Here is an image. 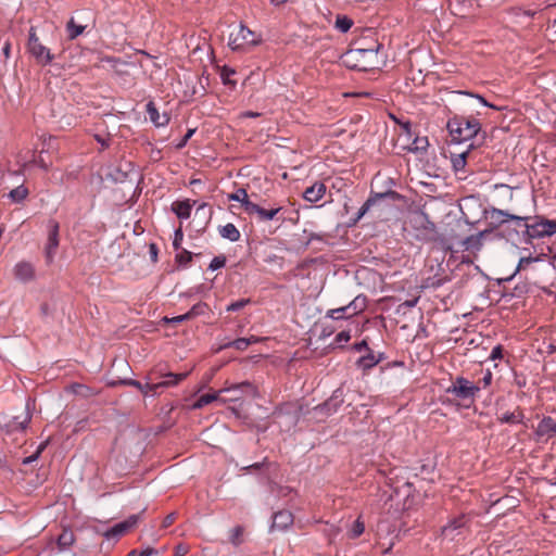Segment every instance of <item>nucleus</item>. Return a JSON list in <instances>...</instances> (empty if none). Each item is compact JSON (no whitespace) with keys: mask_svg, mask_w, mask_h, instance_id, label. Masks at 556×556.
<instances>
[{"mask_svg":"<svg viewBox=\"0 0 556 556\" xmlns=\"http://www.w3.org/2000/svg\"><path fill=\"white\" fill-rule=\"evenodd\" d=\"M324 532L325 534L328 536L329 539V543L332 542V540L338 535V533L340 532V529L338 527H336L334 525H326L325 529H324Z\"/></svg>","mask_w":556,"mask_h":556,"instance_id":"47","label":"nucleus"},{"mask_svg":"<svg viewBox=\"0 0 556 556\" xmlns=\"http://www.w3.org/2000/svg\"><path fill=\"white\" fill-rule=\"evenodd\" d=\"M225 264H226V257H225V256H223V255H220V256H215V257L211 261V263H210V265H208V269H211V270H217V269H219V268L224 267V266H225Z\"/></svg>","mask_w":556,"mask_h":556,"instance_id":"45","label":"nucleus"},{"mask_svg":"<svg viewBox=\"0 0 556 556\" xmlns=\"http://www.w3.org/2000/svg\"><path fill=\"white\" fill-rule=\"evenodd\" d=\"M350 339H351L350 331H346V330L340 331L336 336V342L337 343H344V342H348Z\"/></svg>","mask_w":556,"mask_h":556,"instance_id":"51","label":"nucleus"},{"mask_svg":"<svg viewBox=\"0 0 556 556\" xmlns=\"http://www.w3.org/2000/svg\"><path fill=\"white\" fill-rule=\"evenodd\" d=\"M192 260V253L187 251V250H182L181 252H179L178 254H176V262L179 263L180 265H188Z\"/></svg>","mask_w":556,"mask_h":556,"instance_id":"43","label":"nucleus"},{"mask_svg":"<svg viewBox=\"0 0 556 556\" xmlns=\"http://www.w3.org/2000/svg\"><path fill=\"white\" fill-rule=\"evenodd\" d=\"M294 521L293 514L289 510H279L273 515V522L269 527V532L286 531Z\"/></svg>","mask_w":556,"mask_h":556,"instance_id":"13","label":"nucleus"},{"mask_svg":"<svg viewBox=\"0 0 556 556\" xmlns=\"http://www.w3.org/2000/svg\"><path fill=\"white\" fill-rule=\"evenodd\" d=\"M261 114L257 113V112H253V111H245L241 114L242 117H248V118H255V117H258Z\"/></svg>","mask_w":556,"mask_h":556,"instance_id":"61","label":"nucleus"},{"mask_svg":"<svg viewBox=\"0 0 556 556\" xmlns=\"http://www.w3.org/2000/svg\"><path fill=\"white\" fill-rule=\"evenodd\" d=\"M523 418H525V415L519 407H517V409L514 412H506L497 417L500 422L511 424V425L522 422Z\"/></svg>","mask_w":556,"mask_h":556,"instance_id":"25","label":"nucleus"},{"mask_svg":"<svg viewBox=\"0 0 556 556\" xmlns=\"http://www.w3.org/2000/svg\"><path fill=\"white\" fill-rule=\"evenodd\" d=\"M281 211H282L281 206L264 208V207L260 206L258 204L254 203L253 205H250V210L247 214L250 216L256 215V218L258 222H268V220L275 219Z\"/></svg>","mask_w":556,"mask_h":556,"instance_id":"14","label":"nucleus"},{"mask_svg":"<svg viewBox=\"0 0 556 556\" xmlns=\"http://www.w3.org/2000/svg\"><path fill=\"white\" fill-rule=\"evenodd\" d=\"M42 448H43V446H40V447L38 448V451H37L34 455H31V456H29V457H26V458L24 459V464H29V463H31L33 460H35V459L38 457V455L41 453Z\"/></svg>","mask_w":556,"mask_h":556,"instance_id":"60","label":"nucleus"},{"mask_svg":"<svg viewBox=\"0 0 556 556\" xmlns=\"http://www.w3.org/2000/svg\"><path fill=\"white\" fill-rule=\"evenodd\" d=\"M414 229L416 231V239L420 241L434 242L439 238L435 224L425 213L414 218Z\"/></svg>","mask_w":556,"mask_h":556,"instance_id":"7","label":"nucleus"},{"mask_svg":"<svg viewBox=\"0 0 556 556\" xmlns=\"http://www.w3.org/2000/svg\"><path fill=\"white\" fill-rule=\"evenodd\" d=\"M352 317L353 315L346 305L339 308L329 309L325 315V318H331L333 320L350 319Z\"/></svg>","mask_w":556,"mask_h":556,"instance_id":"28","label":"nucleus"},{"mask_svg":"<svg viewBox=\"0 0 556 556\" xmlns=\"http://www.w3.org/2000/svg\"><path fill=\"white\" fill-rule=\"evenodd\" d=\"M418 300H419V298H415L413 300H407L404 303H402V306L409 307V308L414 307L417 304Z\"/></svg>","mask_w":556,"mask_h":556,"instance_id":"62","label":"nucleus"},{"mask_svg":"<svg viewBox=\"0 0 556 556\" xmlns=\"http://www.w3.org/2000/svg\"><path fill=\"white\" fill-rule=\"evenodd\" d=\"M469 154V151H464L462 153H458V154H454L452 156V164H453V168L456 170V172H459V170H463L466 166V163H467V156Z\"/></svg>","mask_w":556,"mask_h":556,"instance_id":"37","label":"nucleus"},{"mask_svg":"<svg viewBox=\"0 0 556 556\" xmlns=\"http://www.w3.org/2000/svg\"><path fill=\"white\" fill-rule=\"evenodd\" d=\"M60 225L56 220L51 219L48 224V241L46 244V257L48 263L53 261L56 249L59 247Z\"/></svg>","mask_w":556,"mask_h":556,"instance_id":"11","label":"nucleus"},{"mask_svg":"<svg viewBox=\"0 0 556 556\" xmlns=\"http://www.w3.org/2000/svg\"><path fill=\"white\" fill-rule=\"evenodd\" d=\"M154 548L152 547H147L146 549H142L140 553H139V556H151L153 553H154Z\"/></svg>","mask_w":556,"mask_h":556,"instance_id":"63","label":"nucleus"},{"mask_svg":"<svg viewBox=\"0 0 556 556\" xmlns=\"http://www.w3.org/2000/svg\"><path fill=\"white\" fill-rule=\"evenodd\" d=\"M27 49L39 64L47 65L53 61L50 50L39 41L34 26L29 29Z\"/></svg>","mask_w":556,"mask_h":556,"instance_id":"8","label":"nucleus"},{"mask_svg":"<svg viewBox=\"0 0 556 556\" xmlns=\"http://www.w3.org/2000/svg\"><path fill=\"white\" fill-rule=\"evenodd\" d=\"M85 26L77 25L74 21V18H71L66 24V30L67 36L71 40L77 38L79 35H81L85 30Z\"/></svg>","mask_w":556,"mask_h":556,"instance_id":"36","label":"nucleus"},{"mask_svg":"<svg viewBox=\"0 0 556 556\" xmlns=\"http://www.w3.org/2000/svg\"><path fill=\"white\" fill-rule=\"evenodd\" d=\"M189 548L186 545L179 544L175 548L174 556H185L188 553Z\"/></svg>","mask_w":556,"mask_h":556,"instance_id":"58","label":"nucleus"},{"mask_svg":"<svg viewBox=\"0 0 556 556\" xmlns=\"http://www.w3.org/2000/svg\"><path fill=\"white\" fill-rule=\"evenodd\" d=\"M383 358V354H378V355H375L374 352L371 350L368 351V353L362 357H359L356 362V366L364 370V371H367L369 369H371L372 367H375L377 364H379Z\"/></svg>","mask_w":556,"mask_h":556,"instance_id":"20","label":"nucleus"},{"mask_svg":"<svg viewBox=\"0 0 556 556\" xmlns=\"http://www.w3.org/2000/svg\"><path fill=\"white\" fill-rule=\"evenodd\" d=\"M517 269L519 271L527 270L532 276L542 274L543 276L551 277L554 274L555 266L545 255L535 257H521Z\"/></svg>","mask_w":556,"mask_h":556,"instance_id":"5","label":"nucleus"},{"mask_svg":"<svg viewBox=\"0 0 556 556\" xmlns=\"http://www.w3.org/2000/svg\"><path fill=\"white\" fill-rule=\"evenodd\" d=\"M75 541L74 533L71 530H63L58 538V546L60 551H64L73 545Z\"/></svg>","mask_w":556,"mask_h":556,"instance_id":"29","label":"nucleus"},{"mask_svg":"<svg viewBox=\"0 0 556 556\" xmlns=\"http://www.w3.org/2000/svg\"><path fill=\"white\" fill-rule=\"evenodd\" d=\"M501 358H503V346L496 345L493 348V350L490 354V359L495 361V359H501Z\"/></svg>","mask_w":556,"mask_h":556,"instance_id":"50","label":"nucleus"},{"mask_svg":"<svg viewBox=\"0 0 556 556\" xmlns=\"http://www.w3.org/2000/svg\"><path fill=\"white\" fill-rule=\"evenodd\" d=\"M140 519V515H131L126 520L118 522L114 525L112 528H110L105 532V536L108 539L115 538V536H122L125 533H127L129 530L135 528Z\"/></svg>","mask_w":556,"mask_h":556,"instance_id":"12","label":"nucleus"},{"mask_svg":"<svg viewBox=\"0 0 556 556\" xmlns=\"http://www.w3.org/2000/svg\"><path fill=\"white\" fill-rule=\"evenodd\" d=\"M480 389L479 384H475L468 379L458 376L452 380L451 386L446 389V393L452 394L455 399L472 403Z\"/></svg>","mask_w":556,"mask_h":556,"instance_id":"4","label":"nucleus"},{"mask_svg":"<svg viewBox=\"0 0 556 556\" xmlns=\"http://www.w3.org/2000/svg\"><path fill=\"white\" fill-rule=\"evenodd\" d=\"M175 519H176V515L174 513L167 515L162 521V527L168 528L169 526H172L174 523Z\"/></svg>","mask_w":556,"mask_h":556,"instance_id":"53","label":"nucleus"},{"mask_svg":"<svg viewBox=\"0 0 556 556\" xmlns=\"http://www.w3.org/2000/svg\"><path fill=\"white\" fill-rule=\"evenodd\" d=\"M257 342V339H255L254 337L252 338H239V339H236L227 344L224 345V348H235L236 350H239V351H244L248 349V346L251 344V343H255Z\"/></svg>","mask_w":556,"mask_h":556,"instance_id":"31","label":"nucleus"},{"mask_svg":"<svg viewBox=\"0 0 556 556\" xmlns=\"http://www.w3.org/2000/svg\"><path fill=\"white\" fill-rule=\"evenodd\" d=\"M243 533H244V528L242 526H236L229 532V542L235 547L240 546L243 543Z\"/></svg>","mask_w":556,"mask_h":556,"instance_id":"34","label":"nucleus"},{"mask_svg":"<svg viewBox=\"0 0 556 556\" xmlns=\"http://www.w3.org/2000/svg\"><path fill=\"white\" fill-rule=\"evenodd\" d=\"M193 134H194V129H189V130L186 132V135L182 137V139L180 140V142H179V143H177L176 148H177V149H181V148H184V147L187 144L188 140L192 137V135H193Z\"/></svg>","mask_w":556,"mask_h":556,"instance_id":"52","label":"nucleus"},{"mask_svg":"<svg viewBox=\"0 0 556 556\" xmlns=\"http://www.w3.org/2000/svg\"><path fill=\"white\" fill-rule=\"evenodd\" d=\"M219 235L224 238V239H227L231 242H236L240 239V231L238 230V228L231 224V223H228L222 227H219Z\"/></svg>","mask_w":556,"mask_h":556,"instance_id":"26","label":"nucleus"},{"mask_svg":"<svg viewBox=\"0 0 556 556\" xmlns=\"http://www.w3.org/2000/svg\"><path fill=\"white\" fill-rule=\"evenodd\" d=\"M467 94L471 96V97H475L476 99H478L483 105L488 106V108H491V109H495V110H498L497 106H495L494 104L492 103H489L480 94H472V93H469L467 92Z\"/></svg>","mask_w":556,"mask_h":556,"instance_id":"57","label":"nucleus"},{"mask_svg":"<svg viewBox=\"0 0 556 556\" xmlns=\"http://www.w3.org/2000/svg\"><path fill=\"white\" fill-rule=\"evenodd\" d=\"M535 434L539 438H551L556 434V420L551 416L544 417L538 425Z\"/></svg>","mask_w":556,"mask_h":556,"instance_id":"17","label":"nucleus"},{"mask_svg":"<svg viewBox=\"0 0 556 556\" xmlns=\"http://www.w3.org/2000/svg\"><path fill=\"white\" fill-rule=\"evenodd\" d=\"M248 303H250V300L249 299H241V300H238L236 302H232L230 303L228 306H227V311L228 312H237V311H240L241 308H243Z\"/></svg>","mask_w":556,"mask_h":556,"instance_id":"46","label":"nucleus"},{"mask_svg":"<svg viewBox=\"0 0 556 556\" xmlns=\"http://www.w3.org/2000/svg\"><path fill=\"white\" fill-rule=\"evenodd\" d=\"M147 113L149 115L150 121L156 126V127H164L166 126L170 117L167 113L160 114L159 110L153 101H149L146 105Z\"/></svg>","mask_w":556,"mask_h":556,"instance_id":"16","label":"nucleus"},{"mask_svg":"<svg viewBox=\"0 0 556 556\" xmlns=\"http://www.w3.org/2000/svg\"><path fill=\"white\" fill-rule=\"evenodd\" d=\"M465 525H466V518H465V516H460V517L454 518L453 520L448 521L447 525L443 527L442 532H443V534L448 535L454 530L465 527Z\"/></svg>","mask_w":556,"mask_h":556,"instance_id":"33","label":"nucleus"},{"mask_svg":"<svg viewBox=\"0 0 556 556\" xmlns=\"http://www.w3.org/2000/svg\"><path fill=\"white\" fill-rule=\"evenodd\" d=\"M31 419V415L30 413L28 412V409L24 413V416L21 417V416H15L13 421L11 422L10 427H11V430H25L27 425L29 424Z\"/></svg>","mask_w":556,"mask_h":556,"instance_id":"30","label":"nucleus"},{"mask_svg":"<svg viewBox=\"0 0 556 556\" xmlns=\"http://www.w3.org/2000/svg\"><path fill=\"white\" fill-rule=\"evenodd\" d=\"M119 383L125 384V386L135 387L143 395H148L150 393L155 394L159 391V386H156V383H144L143 384L140 381L135 380V379H124V380H121Z\"/></svg>","mask_w":556,"mask_h":556,"instance_id":"21","label":"nucleus"},{"mask_svg":"<svg viewBox=\"0 0 556 556\" xmlns=\"http://www.w3.org/2000/svg\"><path fill=\"white\" fill-rule=\"evenodd\" d=\"M14 276L21 281H30L35 276L34 266L28 262H20L14 267Z\"/></svg>","mask_w":556,"mask_h":556,"instance_id":"19","label":"nucleus"},{"mask_svg":"<svg viewBox=\"0 0 556 556\" xmlns=\"http://www.w3.org/2000/svg\"><path fill=\"white\" fill-rule=\"evenodd\" d=\"M10 50H11V45L9 41H7L2 48V51H3V54L4 56L8 59L10 56Z\"/></svg>","mask_w":556,"mask_h":556,"instance_id":"64","label":"nucleus"},{"mask_svg":"<svg viewBox=\"0 0 556 556\" xmlns=\"http://www.w3.org/2000/svg\"><path fill=\"white\" fill-rule=\"evenodd\" d=\"M492 382V372L490 370H486L483 378L479 381V383H482L483 388H486Z\"/></svg>","mask_w":556,"mask_h":556,"instance_id":"55","label":"nucleus"},{"mask_svg":"<svg viewBox=\"0 0 556 556\" xmlns=\"http://www.w3.org/2000/svg\"><path fill=\"white\" fill-rule=\"evenodd\" d=\"M192 210V204L189 200L185 201H176L172 204V211L177 215L180 219H187L190 217Z\"/></svg>","mask_w":556,"mask_h":556,"instance_id":"23","label":"nucleus"},{"mask_svg":"<svg viewBox=\"0 0 556 556\" xmlns=\"http://www.w3.org/2000/svg\"><path fill=\"white\" fill-rule=\"evenodd\" d=\"M326 193V186L324 182L316 181L311 187L306 188L303 198L311 202L315 203L318 202Z\"/></svg>","mask_w":556,"mask_h":556,"instance_id":"18","label":"nucleus"},{"mask_svg":"<svg viewBox=\"0 0 556 556\" xmlns=\"http://www.w3.org/2000/svg\"><path fill=\"white\" fill-rule=\"evenodd\" d=\"M364 531H365V525L358 518L354 521V523L350 530V538L356 539L359 535H362L364 533Z\"/></svg>","mask_w":556,"mask_h":556,"instance_id":"41","label":"nucleus"},{"mask_svg":"<svg viewBox=\"0 0 556 556\" xmlns=\"http://www.w3.org/2000/svg\"><path fill=\"white\" fill-rule=\"evenodd\" d=\"M484 217L488 222V225L495 229L503 224L507 223L508 220L516 222V225L518 227H521V223L523 220L522 216H518L515 214L509 213L508 211L491 207L489 210H484Z\"/></svg>","mask_w":556,"mask_h":556,"instance_id":"9","label":"nucleus"},{"mask_svg":"<svg viewBox=\"0 0 556 556\" xmlns=\"http://www.w3.org/2000/svg\"><path fill=\"white\" fill-rule=\"evenodd\" d=\"M33 162L43 170H48L51 165L50 163H47L41 156H39L37 160L34 159Z\"/></svg>","mask_w":556,"mask_h":556,"instance_id":"54","label":"nucleus"},{"mask_svg":"<svg viewBox=\"0 0 556 556\" xmlns=\"http://www.w3.org/2000/svg\"><path fill=\"white\" fill-rule=\"evenodd\" d=\"M379 48L380 45L374 42L370 47H355L351 49L348 52V58L355 62L352 64V67L361 71L374 68L377 63Z\"/></svg>","mask_w":556,"mask_h":556,"instance_id":"3","label":"nucleus"},{"mask_svg":"<svg viewBox=\"0 0 556 556\" xmlns=\"http://www.w3.org/2000/svg\"><path fill=\"white\" fill-rule=\"evenodd\" d=\"M446 128L452 141L463 142L476 137L481 130V124L475 117L455 115L447 121Z\"/></svg>","mask_w":556,"mask_h":556,"instance_id":"1","label":"nucleus"},{"mask_svg":"<svg viewBox=\"0 0 556 556\" xmlns=\"http://www.w3.org/2000/svg\"><path fill=\"white\" fill-rule=\"evenodd\" d=\"M353 21L345 15H338L336 18V28L342 33H346L351 29Z\"/></svg>","mask_w":556,"mask_h":556,"instance_id":"39","label":"nucleus"},{"mask_svg":"<svg viewBox=\"0 0 556 556\" xmlns=\"http://www.w3.org/2000/svg\"><path fill=\"white\" fill-rule=\"evenodd\" d=\"M149 253H150V257H151L152 262H156L159 249L155 243H151L149 245Z\"/></svg>","mask_w":556,"mask_h":556,"instance_id":"56","label":"nucleus"},{"mask_svg":"<svg viewBox=\"0 0 556 556\" xmlns=\"http://www.w3.org/2000/svg\"><path fill=\"white\" fill-rule=\"evenodd\" d=\"M228 200L241 203V206L245 213L249 212L250 205L254 204V202L250 200V197L244 188H239L236 192L228 194Z\"/></svg>","mask_w":556,"mask_h":556,"instance_id":"22","label":"nucleus"},{"mask_svg":"<svg viewBox=\"0 0 556 556\" xmlns=\"http://www.w3.org/2000/svg\"><path fill=\"white\" fill-rule=\"evenodd\" d=\"M236 74V71L227 65H224L220 70V78L224 85L230 86L232 89L236 87L237 81L231 77Z\"/></svg>","mask_w":556,"mask_h":556,"instance_id":"32","label":"nucleus"},{"mask_svg":"<svg viewBox=\"0 0 556 556\" xmlns=\"http://www.w3.org/2000/svg\"><path fill=\"white\" fill-rule=\"evenodd\" d=\"M165 323H172V324H180L185 320H189V316L187 314H182V315H179V316H175V317H172V318H168V317H164L163 319Z\"/></svg>","mask_w":556,"mask_h":556,"instance_id":"49","label":"nucleus"},{"mask_svg":"<svg viewBox=\"0 0 556 556\" xmlns=\"http://www.w3.org/2000/svg\"><path fill=\"white\" fill-rule=\"evenodd\" d=\"M244 391V390H251V391H255V388L253 387V384L249 381H243L241 383H236V384H232L231 387L229 388H225L218 392H215V393H207V394H203L201 395L192 405V408L194 409H200L208 404H211L212 402L218 400V396L222 392H230V391Z\"/></svg>","mask_w":556,"mask_h":556,"instance_id":"10","label":"nucleus"},{"mask_svg":"<svg viewBox=\"0 0 556 556\" xmlns=\"http://www.w3.org/2000/svg\"><path fill=\"white\" fill-rule=\"evenodd\" d=\"M353 349H354L355 351H357V352H361V351H363V350H366V351H369V350H370L366 340H363V341H361V342H358V343H355V344L353 345Z\"/></svg>","mask_w":556,"mask_h":556,"instance_id":"59","label":"nucleus"},{"mask_svg":"<svg viewBox=\"0 0 556 556\" xmlns=\"http://www.w3.org/2000/svg\"><path fill=\"white\" fill-rule=\"evenodd\" d=\"M188 376V372H181V374H174V372H167L163 377L165 378L163 381L157 382L156 386H159V390L162 388H169L175 387L182 380H185Z\"/></svg>","mask_w":556,"mask_h":556,"instance_id":"24","label":"nucleus"},{"mask_svg":"<svg viewBox=\"0 0 556 556\" xmlns=\"http://www.w3.org/2000/svg\"><path fill=\"white\" fill-rule=\"evenodd\" d=\"M482 232L479 236H469L463 241L465 250L476 249L479 250L482 245L481 242Z\"/></svg>","mask_w":556,"mask_h":556,"instance_id":"40","label":"nucleus"},{"mask_svg":"<svg viewBox=\"0 0 556 556\" xmlns=\"http://www.w3.org/2000/svg\"><path fill=\"white\" fill-rule=\"evenodd\" d=\"M375 203V199L369 198L359 208L356 217L353 219L352 225H355L370 208V206Z\"/></svg>","mask_w":556,"mask_h":556,"instance_id":"42","label":"nucleus"},{"mask_svg":"<svg viewBox=\"0 0 556 556\" xmlns=\"http://www.w3.org/2000/svg\"><path fill=\"white\" fill-rule=\"evenodd\" d=\"M429 146L427 137H416L410 147L409 151L412 152H425Z\"/></svg>","mask_w":556,"mask_h":556,"instance_id":"38","label":"nucleus"},{"mask_svg":"<svg viewBox=\"0 0 556 556\" xmlns=\"http://www.w3.org/2000/svg\"><path fill=\"white\" fill-rule=\"evenodd\" d=\"M182 238H184V232H182V229L179 227L178 229L175 230V233H174L173 247L175 250L180 249Z\"/></svg>","mask_w":556,"mask_h":556,"instance_id":"48","label":"nucleus"},{"mask_svg":"<svg viewBox=\"0 0 556 556\" xmlns=\"http://www.w3.org/2000/svg\"><path fill=\"white\" fill-rule=\"evenodd\" d=\"M28 193V189L24 185H21L10 191L9 198L13 202L21 203L27 198Z\"/></svg>","mask_w":556,"mask_h":556,"instance_id":"35","label":"nucleus"},{"mask_svg":"<svg viewBox=\"0 0 556 556\" xmlns=\"http://www.w3.org/2000/svg\"><path fill=\"white\" fill-rule=\"evenodd\" d=\"M521 227H525L523 238L526 243H532L535 239H543L556 233V220L543 216H522Z\"/></svg>","mask_w":556,"mask_h":556,"instance_id":"2","label":"nucleus"},{"mask_svg":"<svg viewBox=\"0 0 556 556\" xmlns=\"http://www.w3.org/2000/svg\"><path fill=\"white\" fill-rule=\"evenodd\" d=\"M494 198L501 205H505L513 200L514 191L519 190V187H511L506 184H495Z\"/></svg>","mask_w":556,"mask_h":556,"instance_id":"15","label":"nucleus"},{"mask_svg":"<svg viewBox=\"0 0 556 556\" xmlns=\"http://www.w3.org/2000/svg\"><path fill=\"white\" fill-rule=\"evenodd\" d=\"M260 39L257 36L244 25H240L229 35L228 46L232 50H244L245 48L255 46Z\"/></svg>","mask_w":556,"mask_h":556,"instance_id":"6","label":"nucleus"},{"mask_svg":"<svg viewBox=\"0 0 556 556\" xmlns=\"http://www.w3.org/2000/svg\"><path fill=\"white\" fill-rule=\"evenodd\" d=\"M353 317L364 312L367 307V298L365 295L355 296L348 305Z\"/></svg>","mask_w":556,"mask_h":556,"instance_id":"27","label":"nucleus"},{"mask_svg":"<svg viewBox=\"0 0 556 556\" xmlns=\"http://www.w3.org/2000/svg\"><path fill=\"white\" fill-rule=\"evenodd\" d=\"M206 307L205 303H197L194 304L186 314L189 316V319L202 314L204 308Z\"/></svg>","mask_w":556,"mask_h":556,"instance_id":"44","label":"nucleus"}]
</instances>
